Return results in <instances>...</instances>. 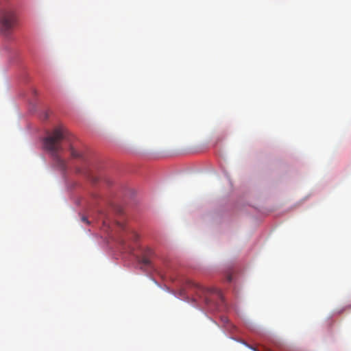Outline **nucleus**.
<instances>
[{
	"instance_id": "f257e3e1",
	"label": "nucleus",
	"mask_w": 351,
	"mask_h": 351,
	"mask_svg": "<svg viewBox=\"0 0 351 351\" xmlns=\"http://www.w3.org/2000/svg\"><path fill=\"white\" fill-rule=\"evenodd\" d=\"M73 136L63 125L56 127L43 141L44 147L51 154L54 165L60 171H64L66 169V162L60 156L63 152V142L69 144V149L72 158L77 159L86 164V155L78 150L73 144Z\"/></svg>"
},
{
	"instance_id": "f03ea898",
	"label": "nucleus",
	"mask_w": 351,
	"mask_h": 351,
	"mask_svg": "<svg viewBox=\"0 0 351 351\" xmlns=\"http://www.w3.org/2000/svg\"><path fill=\"white\" fill-rule=\"evenodd\" d=\"M17 24L15 11L11 8L2 10L0 14V32L5 36L11 35Z\"/></svg>"
},
{
	"instance_id": "7ed1b4c3",
	"label": "nucleus",
	"mask_w": 351,
	"mask_h": 351,
	"mask_svg": "<svg viewBox=\"0 0 351 351\" xmlns=\"http://www.w3.org/2000/svg\"><path fill=\"white\" fill-rule=\"evenodd\" d=\"M118 226L125 232V235L121 241L122 245H128L130 248V242H136L139 239V235L134 230L126 229L123 223H118Z\"/></svg>"
},
{
	"instance_id": "20e7f679",
	"label": "nucleus",
	"mask_w": 351,
	"mask_h": 351,
	"mask_svg": "<svg viewBox=\"0 0 351 351\" xmlns=\"http://www.w3.org/2000/svg\"><path fill=\"white\" fill-rule=\"evenodd\" d=\"M154 251L152 249L147 248L143 252V255L138 258V263L146 268L152 267V258L154 256Z\"/></svg>"
},
{
	"instance_id": "39448f33",
	"label": "nucleus",
	"mask_w": 351,
	"mask_h": 351,
	"mask_svg": "<svg viewBox=\"0 0 351 351\" xmlns=\"http://www.w3.org/2000/svg\"><path fill=\"white\" fill-rule=\"evenodd\" d=\"M197 287L198 294H199V296L200 297L204 296V302L206 304H208L210 303V300L208 299L207 295L209 293L210 291L205 289L204 287L199 286V285L197 286Z\"/></svg>"
},
{
	"instance_id": "423d86ee",
	"label": "nucleus",
	"mask_w": 351,
	"mask_h": 351,
	"mask_svg": "<svg viewBox=\"0 0 351 351\" xmlns=\"http://www.w3.org/2000/svg\"><path fill=\"white\" fill-rule=\"evenodd\" d=\"M75 171L77 173H81V174H84V175H86V176L88 175V171L86 170L82 169H81L80 167H76Z\"/></svg>"
},
{
	"instance_id": "0eeeda50",
	"label": "nucleus",
	"mask_w": 351,
	"mask_h": 351,
	"mask_svg": "<svg viewBox=\"0 0 351 351\" xmlns=\"http://www.w3.org/2000/svg\"><path fill=\"white\" fill-rule=\"evenodd\" d=\"M213 291H215L216 293V294L217 295V296L223 301V296H222V294L221 293L220 291L219 290H217V289H213Z\"/></svg>"
},
{
	"instance_id": "6e6552de",
	"label": "nucleus",
	"mask_w": 351,
	"mask_h": 351,
	"mask_svg": "<svg viewBox=\"0 0 351 351\" xmlns=\"http://www.w3.org/2000/svg\"><path fill=\"white\" fill-rule=\"evenodd\" d=\"M81 220H82V221H83L84 223H86V224L90 223V221H88V219L84 216L82 217Z\"/></svg>"
},
{
	"instance_id": "1a4fd4ad",
	"label": "nucleus",
	"mask_w": 351,
	"mask_h": 351,
	"mask_svg": "<svg viewBox=\"0 0 351 351\" xmlns=\"http://www.w3.org/2000/svg\"><path fill=\"white\" fill-rule=\"evenodd\" d=\"M228 280L229 282H230V281L232 280V278H231V277H230V276H228Z\"/></svg>"
}]
</instances>
